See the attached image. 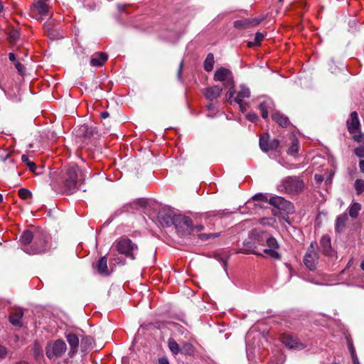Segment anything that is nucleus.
Returning a JSON list of instances; mask_svg holds the SVG:
<instances>
[{
    "label": "nucleus",
    "instance_id": "nucleus-1",
    "mask_svg": "<svg viewBox=\"0 0 364 364\" xmlns=\"http://www.w3.org/2000/svg\"><path fill=\"white\" fill-rule=\"evenodd\" d=\"M244 245L250 252L257 256L265 254L275 259L280 258V255L277 251L279 247L277 240L269 236L267 232L252 230L244 242Z\"/></svg>",
    "mask_w": 364,
    "mask_h": 364
},
{
    "label": "nucleus",
    "instance_id": "nucleus-2",
    "mask_svg": "<svg viewBox=\"0 0 364 364\" xmlns=\"http://www.w3.org/2000/svg\"><path fill=\"white\" fill-rule=\"evenodd\" d=\"M80 169L77 165H70L62 171L60 175V184L55 182L50 183L52 188L57 193L71 195L79 189L81 183L82 174L79 176Z\"/></svg>",
    "mask_w": 364,
    "mask_h": 364
},
{
    "label": "nucleus",
    "instance_id": "nucleus-3",
    "mask_svg": "<svg viewBox=\"0 0 364 364\" xmlns=\"http://www.w3.org/2000/svg\"><path fill=\"white\" fill-rule=\"evenodd\" d=\"M48 237L43 234L33 235L31 230H25L20 237L22 250L28 255L45 253L48 250Z\"/></svg>",
    "mask_w": 364,
    "mask_h": 364
},
{
    "label": "nucleus",
    "instance_id": "nucleus-4",
    "mask_svg": "<svg viewBox=\"0 0 364 364\" xmlns=\"http://www.w3.org/2000/svg\"><path fill=\"white\" fill-rule=\"evenodd\" d=\"M50 0H36L29 9V16L37 20L43 21L46 17L52 18V7L49 5Z\"/></svg>",
    "mask_w": 364,
    "mask_h": 364
},
{
    "label": "nucleus",
    "instance_id": "nucleus-5",
    "mask_svg": "<svg viewBox=\"0 0 364 364\" xmlns=\"http://www.w3.org/2000/svg\"><path fill=\"white\" fill-rule=\"evenodd\" d=\"M114 248L119 254L132 260L136 259L139 251L137 245L127 237H123L116 241Z\"/></svg>",
    "mask_w": 364,
    "mask_h": 364
},
{
    "label": "nucleus",
    "instance_id": "nucleus-6",
    "mask_svg": "<svg viewBox=\"0 0 364 364\" xmlns=\"http://www.w3.org/2000/svg\"><path fill=\"white\" fill-rule=\"evenodd\" d=\"M304 188V183L298 176H287L278 186V190L289 194H299Z\"/></svg>",
    "mask_w": 364,
    "mask_h": 364
},
{
    "label": "nucleus",
    "instance_id": "nucleus-7",
    "mask_svg": "<svg viewBox=\"0 0 364 364\" xmlns=\"http://www.w3.org/2000/svg\"><path fill=\"white\" fill-rule=\"evenodd\" d=\"M173 221L178 234L182 237L191 235L194 230L193 220L188 216L176 215Z\"/></svg>",
    "mask_w": 364,
    "mask_h": 364
},
{
    "label": "nucleus",
    "instance_id": "nucleus-8",
    "mask_svg": "<svg viewBox=\"0 0 364 364\" xmlns=\"http://www.w3.org/2000/svg\"><path fill=\"white\" fill-rule=\"evenodd\" d=\"M67 346L64 341L58 339L47 345L46 354L50 360L61 357L66 351Z\"/></svg>",
    "mask_w": 364,
    "mask_h": 364
},
{
    "label": "nucleus",
    "instance_id": "nucleus-9",
    "mask_svg": "<svg viewBox=\"0 0 364 364\" xmlns=\"http://www.w3.org/2000/svg\"><path fill=\"white\" fill-rule=\"evenodd\" d=\"M213 80L215 81L222 82L224 87L234 85V78L230 70L221 67L215 72Z\"/></svg>",
    "mask_w": 364,
    "mask_h": 364
},
{
    "label": "nucleus",
    "instance_id": "nucleus-10",
    "mask_svg": "<svg viewBox=\"0 0 364 364\" xmlns=\"http://www.w3.org/2000/svg\"><path fill=\"white\" fill-rule=\"evenodd\" d=\"M316 246V243L311 242L304 257V263L305 266L311 270L316 268L318 261V256L315 250Z\"/></svg>",
    "mask_w": 364,
    "mask_h": 364
},
{
    "label": "nucleus",
    "instance_id": "nucleus-11",
    "mask_svg": "<svg viewBox=\"0 0 364 364\" xmlns=\"http://www.w3.org/2000/svg\"><path fill=\"white\" fill-rule=\"evenodd\" d=\"M284 345L290 349L303 350L306 348V345L300 342L297 338L289 333H284L281 338Z\"/></svg>",
    "mask_w": 364,
    "mask_h": 364
},
{
    "label": "nucleus",
    "instance_id": "nucleus-12",
    "mask_svg": "<svg viewBox=\"0 0 364 364\" xmlns=\"http://www.w3.org/2000/svg\"><path fill=\"white\" fill-rule=\"evenodd\" d=\"M269 203L270 205H274L279 209L285 210L287 213L291 212L293 209L292 203L281 196H275L271 197L269 200Z\"/></svg>",
    "mask_w": 364,
    "mask_h": 364
},
{
    "label": "nucleus",
    "instance_id": "nucleus-13",
    "mask_svg": "<svg viewBox=\"0 0 364 364\" xmlns=\"http://www.w3.org/2000/svg\"><path fill=\"white\" fill-rule=\"evenodd\" d=\"M348 132L350 134H355L360 130V124L358 119V115L356 112H353L350 114V118L346 122Z\"/></svg>",
    "mask_w": 364,
    "mask_h": 364
},
{
    "label": "nucleus",
    "instance_id": "nucleus-14",
    "mask_svg": "<svg viewBox=\"0 0 364 364\" xmlns=\"http://www.w3.org/2000/svg\"><path fill=\"white\" fill-rule=\"evenodd\" d=\"M320 250L321 252L328 256L332 257L334 255V251L331 247V238L328 235H323L320 240Z\"/></svg>",
    "mask_w": 364,
    "mask_h": 364
},
{
    "label": "nucleus",
    "instance_id": "nucleus-15",
    "mask_svg": "<svg viewBox=\"0 0 364 364\" xmlns=\"http://www.w3.org/2000/svg\"><path fill=\"white\" fill-rule=\"evenodd\" d=\"M23 311L21 308L14 309L11 311L9 320L13 326L21 327L23 326Z\"/></svg>",
    "mask_w": 364,
    "mask_h": 364
},
{
    "label": "nucleus",
    "instance_id": "nucleus-16",
    "mask_svg": "<svg viewBox=\"0 0 364 364\" xmlns=\"http://www.w3.org/2000/svg\"><path fill=\"white\" fill-rule=\"evenodd\" d=\"M175 215H176L170 211L161 212L158 215V220L163 227H171L174 225Z\"/></svg>",
    "mask_w": 364,
    "mask_h": 364
},
{
    "label": "nucleus",
    "instance_id": "nucleus-17",
    "mask_svg": "<svg viewBox=\"0 0 364 364\" xmlns=\"http://www.w3.org/2000/svg\"><path fill=\"white\" fill-rule=\"evenodd\" d=\"M250 97V90L249 87L244 85H240V90L237 92V96L234 98V101L240 105L241 110L244 111L242 100L244 98H249Z\"/></svg>",
    "mask_w": 364,
    "mask_h": 364
},
{
    "label": "nucleus",
    "instance_id": "nucleus-18",
    "mask_svg": "<svg viewBox=\"0 0 364 364\" xmlns=\"http://www.w3.org/2000/svg\"><path fill=\"white\" fill-rule=\"evenodd\" d=\"M66 339L70 347L68 353L69 356L73 357L77 351L79 346V338L76 334L70 333L66 335Z\"/></svg>",
    "mask_w": 364,
    "mask_h": 364
},
{
    "label": "nucleus",
    "instance_id": "nucleus-19",
    "mask_svg": "<svg viewBox=\"0 0 364 364\" xmlns=\"http://www.w3.org/2000/svg\"><path fill=\"white\" fill-rule=\"evenodd\" d=\"M203 93L210 101L217 99L222 93V88L218 85L212 86L203 89Z\"/></svg>",
    "mask_w": 364,
    "mask_h": 364
},
{
    "label": "nucleus",
    "instance_id": "nucleus-20",
    "mask_svg": "<svg viewBox=\"0 0 364 364\" xmlns=\"http://www.w3.org/2000/svg\"><path fill=\"white\" fill-rule=\"evenodd\" d=\"M274 107V104L272 100H267L261 102L259 105V109L261 112V115L263 119H267L269 115V111L272 110Z\"/></svg>",
    "mask_w": 364,
    "mask_h": 364
},
{
    "label": "nucleus",
    "instance_id": "nucleus-21",
    "mask_svg": "<svg viewBox=\"0 0 364 364\" xmlns=\"http://www.w3.org/2000/svg\"><path fill=\"white\" fill-rule=\"evenodd\" d=\"M272 119L282 127H287L290 123L289 118L279 111L272 113Z\"/></svg>",
    "mask_w": 364,
    "mask_h": 364
},
{
    "label": "nucleus",
    "instance_id": "nucleus-22",
    "mask_svg": "<svg viewBox=\"0 0 364 364\" xmlns=\"http://www.w3.org/2000/svg\"><path fill=\"white\" fill-rule=\"evenodd\" d=\"M107 60V55L105 53H97L90 60V65L92 66H102Z\"/></svg>",
    "mask_w": 364,
    "mask_h": 364
},
{
    "label": "nucleus",
    "instance_id": "nucleus-23",
    "mask_svg": "<svg viewBox=\"0 0 364 364\" xmlns=\"http://www.w3.org/2000/svg\"><path fill=\"white\" fill-rule=\"evenodd\" d=\"M348 219V216L346 213L338 215L336 218L335 229L337 232L340 233L343 231Z\"/></svg>",
    "mask_w": 364,
    "mask_h": 364
},
{
    "label": "nucleus",
    "instance_id": "nucleus-24",
    "mask_svg": "<svg viewBox=\"0 0 364 364\" xmlns=\"http://www.w3.org/2000/svg\"><path fill=\"white\" fill-rule=\"evenodd\" d=\"M97 269L100 274L107 276L109 274L106 256L102 257L97 263Z\"/></svg>",
    "mask_w": 364,
    "mask_h": 364
},
{
    "label": "nucleus",
    "instance_id": "nucleus-25",
    "mask_svg": "<svg viewBox=\"0 0 364 364\" xmlns=\"http://www.w3.org/2000/svg\"><path fill=\"white\" fill-rule=\"evenodd\" d=\"M43 28L46 32H47L48 36L51 39H56L59 38V34L56 33V31L53 28V21L50 18L49 21H46Z\"/></svg>",
    "mask_w": 364,
    "mask_h": 364
},
{
    "label": "nucleus",
    "instance_id": "nucleus-26",
    "mask_svg": "<svg viewBox=\"0 0 364 364\" xmlns=\"http://www.w3.org/2000/svg\"><path fill=\"white\" fill-rule=\"evenodd\" d=\"M259 22V21L255 19L252 21L248 19L237 20L234 22V26L237 28L243 29L249 28L252 24L257 25Z\"/></svg>",
    "mask_w": 364,
    "mask_h": 364
},
{
    "label": "nucleus",
    "instance_id": "nucleus-27",
    "mask_svg": "<svg viewBox=\"0 0 364 364\" xmlns=\"http://www.w3.org/2000/svg\"><path fill=\"white\" fill-rule=\"evenodd\" d=\"M290 146L287 149L288 154L294 155L299 151V141L294 135L289 136Z\"/></svg>",
    "mask_w": 364,
    "mask_h": 364
},
{
    "label": "nucleus",
    "instance_id": "nucleus-28",
    "mask_svg": "<svg viewBox=\"0 0 364 364\" xmlns=\"http://www.w3.org/2000/svg\"><path fill=\"white\" fill-rule=\"evenodd\" d=\"M180 353L185 355H193L195 353V348L192 343L186 342L181 345Z\"/></svg>",
    "mask_w": 364,
    "mask_h": 364
},
{
    "label": "nucleus",
    "instance_id": "nucleus-29",
    "mask_svg": "<svg viewBox=\"0 0 364 364\" xmlns=\"http://www.w3.org/2000/svg\"><path fill=\"white\" fill-rule=\"evenodd\" d=\"M215 64L214 55L213 53H208L205 59L203 67L207 72H210L213 69Z\"/></svg>",
    "mask_w": 364,
    "mask_h": 364
},
{
    "label": "nucleus",
    "instance_id": "nucleus-30",
    "mask_svg": "<svg viewBox=\"0 0 364 364\" xmlns=\"http://www.w3.org/2000/svg\"><path fill=\"white\" fill-rule=\"evenodd\" d=\"M22 161L28 166L29 170L36 175L41 174L40 172H36L37 166L33 161H31L28 156L26 154L21 156Z\"/></svg>",
    "mask_w": 364,
    "mask_h": 364
},
{
    "label": "nucleus",
    "instance_id": "nucleus-31",
    "mask_svg": "<svg viewBox=\"0 0 364 364\" xmlns=\"http://www.w3.org/2000/svg\"><path fill=\"white\" fill-rule=\"evenodd\" d=\"M360 209V204L357 202H353L348 208L349 215L353 218H356Z\"/></svg>",
    "mask_w": 364,
    "mask_h": 364
},
{
    "label": "nucleus",
    "instance_id": "nucleus-32",
    "mask_svg": "<svg viewBox=\"0 0 364 364\" xmlns=\"http://www.w3.org/2000/svg\"><path fill=\"white\" fill-rule=\"evenodd\" d=\"M168 347L174 355H178L180 353L181 348L173 338H169L168 339Z\"/></svg>",
    "mask_w": 364,
    "mask_h": 364
},
{
    "label": "nucleus",
    "instance_id": "nucleus-33",
    "mask_svg": "<svg viewBox=\"0 0 364 364\" xmlns=\"http://www.w3.org/2000/svg\"><path fill=\"white\" fill-rule=\"evenodd\" d=\"M264 38V35L263 33L259 32L256 33L254 41L249 42L248 46L252 47L254 46H259Z\"/></svg>",
    "mask_w": 364,
    "mask_h": 364
},
{
    "label": "nucleus",
    "instance_id": "nucleus-34",
    "mask_svg": "<svg viewBox=\"0 0 364 364\" xmlns=\"http://www.w3.org/2000/svg\"><path fill=\"white\" fill-rule=\"evenodd\" d=\"M269 143L267 136H261L259 138V147L264 152L269 151Z\"/></svg>",
    "mask_w": 364,
    "mask_h": 364
},
{
    "label": "nucleus",
    "instance_id": "nucleus-35",
    "mask_svg": "<svg viewBox=\"0 0 364 364\" xmlns=\"http://www.w3.org/2000/svg\"><path fill=\"white\" fill-rule=\"evenodd\" d=\"M18 196L21 199L27 200L31 198V192L26 188H20L18 190Z\"/></svg>",
    "mask_w": 364,
    "mask_h": 364
},
{
    "label": "nucleus",
    "instance_id": "nucleus-36",
    "mask_svg": "<svg viewBox=\"0 0 364 364\" xmlns=\"http://www.w3.org/2000/svg\"><path fill=\"white\" fill-rule=\"evenodd\" d=\"M92 342H93V339L92 337L90 336H84L82 339H81V347L84 348H87L89 347H90L92 344Z\"/></svg>",
    "mask_w": 364,
    "mask_h": 364
},
{
    "label": "nucleus",
    "instance_id": "nucleus-37",
    "mask_svg": "<svg viewBox=\"0 0 364 364\" xmlns=\"http://www.w3.org/2000/svg\"><path fill=\"white\" fill-rule=\"evenodd\" d=\"M355 188L357 194L360 195L364 191V181L357 179L355 182Z\"/></svg>",
    "mask_w": 364,
    "mask_h": 364
},
{
    "label": "nucleus",
    "instance_id": "nucleus-38",
    "mask_svg": "<svg viewBox=\"0 0 364 364\" xmlns=\"http://www.w3.org/2000/svg\"><path fill=\"white\" fill-rule=\"evenodd\" d=\"M19 36V32L17 30L14 29L9 32L8 38L10 43H14L18 39Z\"/></svg>",
    "mask_w": 364,
    "mask_h": 364
},
{
    "label": "nucleus",
    "instance_id": "nucleus-39",
    "mask_svg": "<svg viewBox=\"0 0 364 364\" xmlns=\"http://www.w3.org/2000/svg\"><path fill=\"white\" fill-rule=\"evenodd\" d=\"M228 87V91L227 92L226 95H225V97H226V100L227 101L229 102V103H232V101H234V100H232L233 98V96L235 93V85H232V86H229Z\"/></svg>",
    "mask_w": 364,
    "mask_h": 364
},
{
    "label": "nucleus",
    "instance_id": "nucleus-40",
    "mask_svg": "<svg viewBox=\"0 0 364 364\" xmlns=\"http://www.w3.org/2000/svg\"><path fill=\"white\" fill-rule=\"evenodd\" d=\"M353 134V138L354 141L359 142V143H362L363 145H364V134L361 133L360 130L357 132V133Z\"/></svg>",
    "mask_w": 364,
    "mask_h": 364
},
{
    "label": "nucleus",
    "instance_id": "nucleus-41",
    "mask_svg": "<svg viewBox=\"0 0 364 364\" xmlns=\"http://www.w3.org/2000/svg\"><path fill=\"white\" fill-rule=\"evenodd\" d=\"M81 132L85 134V136H90L92 135L93 130L92 128H90L87 125H83L80 128Z\"/></svg>",
    "mask_w": 364,
    "mask_h": 364
},
{
    "label": "nucleus",
    "instance_id": "nucleus-42",
    "mask_svg": "<svg viewBox=\"0 0 364 364\" xmlns=\"http://www.w3.org/2000/svg\"><path fill=\"white\" fill-rule=\"evenodd\" d=\"M355 154L359 158H364V145H360L354 150Z\"/></svg>",
    "mask_w": 364,
    "mask_h": 364
},
{
    "label": "nucleus",
    "instance_id": "nucleus-43",
    "mask_svg": "<svg viewBox=\"0 0 364 364\" xmlns=\"http://www.w3.org/2000/svg\"><path fill=\"white\" fill-rule=\"evenodd\" d=\"M279 145V141L277 139H274L269 143V151L276 150Z\"/></svg>",
    "mask_w": 364,
    "mask_h": 364
},
{
    "label": "nucleus",
    "instance_id": "nucleus-44",
    "mask_svg": "<svg viewBox=\"0 0 364 364\" xmlns=\"http://www.w3.org/2000/svg\"><path fill=\"white\" fill-rule=\"evenodd\" d=\"M252 199L255 201H267V197L263 193H257L252 198Z\"/></svg>",
    "mask_w": 364,
    "mask_h": 364
},
{
    "label": "nucleus",
    "instance_id": "nucleus-45",
    "mask_svg": "<svg viewBox=\"0 0 364 364\" xmlns=\"http://www.w3.org/2000/svg\"><path fill=\"white\" fill-rule=\"evenodd\" d=\"M14 65L20 75H23L25 72L24 66L18 61L15 62Z\"/></svg>",
    "mask_w": 364,
    "mask_h": 364
},
{
    "label": "nucleus",
    "instance_id": "nucleus-46",
    "mask_svg": "<svg viewBox=\"0 0 364 364\" xmlns=\"http://www.w3.org/2000/svg\"><path fill=\"white\" fill-rule=\"evenodd\" d=\"M246 118L249 121L255 122L258 119V116L255 112H250L246 114Z\"/></svg>",
    "mask_w": 364,
    "mask_h": 364
},
{
    "label": "nucleus",
    "instance_id": "nucleus-47",
    "mask_svg": "<svg viewBox=\"0 0 364 364\" xmlns=\"http://www.w3.org/2000/svg\"><path fill=\"white\" fill-rule=\"evenodd\" d=\"M350 355H351L353 364H359V360L357 357L355 350H352V353H350Z\"/></svg>",
    "mask_w": 364,
    "mask_h": 364
},
{
    "label": "nucleus",
    "instance_id": "nucleus-48",
    "mask_svg": "<svg viewBox=\"0 0 364 364\" xmlns=\"http://www.w3.org/2000/svg\"><path fill=\"white\" fill-rule=\"evenodd\" d=\"M7 354V350L6 348L3 346H0V358H4Z\"/></svg>",
    "mask_w": 364,
    "mask_h": 364
},
{
    "label": "nucleus",
    "instance_id": "nucleus-49",
    "mask_svg": "<svg viewBox=\"0 0 364 364\" xmlns=\"http://www.w3.org/2000/svg\"><path fill=\"white\" fill-rule=\"evenodd\" d=\"M285 358H286V357H285V355H283V354H279V359L280 363H275L274 360H272V361H271V363H272V364H282V363H284V361H285Z\"/></svg>",
    "mask_w": 364,
    "mask_h": 364
},
{
    "label": "nucleus",
    "instance_id": "nucleus-50",
    "mask_svg": "<svg viewBox=\"0 0 364 364\" xmlns=\"http://www.w3.org/2000/svg\"><path fill=\"white\" fill-rule=\"evenodd\" d=\"M217 235H213V234H200L199 235V237L201 239V240H208L209 239L210 237H216Z\"/></svg>",
    "mask_w": 364,
    "mask_h": 364
},
{
    "label": "nucleus",
    "instance_id": "nucleus-51",
    "mask_svg": "<svg viewBox=\"0 0 364 364\" xmlns=\"http://www.w3.org/2000/svg\"><path fill=\"white\" fill-rule=\"evenodd\" d=\"M158 364H169V362L166 358L162 357L159 359Z\"/></svg>",
    "mask_w": 364,
    "mask_h": 364
},
{
    "label": "nucleus",
    "instance_id": "nucleus-52",
    "mask_svg": "<svg viewBox=\"0 0 364 364\" xmlns=\"http://www.w3.org/2000/svg\"><path fill=\"white\" fill-rule=\"evenodd\" d=\"M314 178L318 183H321L323 180V176L320 174H315Z\"/></svg>",
    "mask_w": 364,
    "mask_h": 364
},
{
    "label": "nucleus",
    "instance_id": "nucleus-53",
    "mask_svg": "<svg viewBox=\"0 0 364 364\" xmlns=\"http://www.w3.org/2000/svg\"><path fill=\"white\" fill-rule=\"evenodd\" d=\"M9 60L13 62L14 63H15V62L17 61V60H16V55L13 53H9Z\"/></svg>",
    "mask_w": 364,
    "mask_h": 364
},
{
    "label": "nucleus",
    "instance_id": "nucleus-54",
    "mask_svg": "<svg viewBox=\"0 0 364 364\" xmlns=\"http://www.w3.org/2000/svg\"><path fill=\"white\" fill-rule=\"evenodd\" d=\"M134 205V204H127L122 207L123 211H129V208H132V206Z\"/></svg>",
    "mask_w": 364,
    "mask_h": 364
},
{
    "label": "nucleus",
    "instance_id": "nucleus-55",
    "mask_svg": "<svg viewBox=\"0 0 364 364\" xmlns=\"http://www.w3.org/2000/svg\"><path fill=\"white\" fill-rule=\"evenodd\" d=\"M359 168L360 171L364 173V160H360L359 161Z\"/></svg>",
    "mask_w": 364,
    "mask_h": 364
},
{
    "label": "nucleus",
    "instance_id": "nucleus-56",
    "mask_svg": "<svg viewBox=\"0 0 364 364\" xmlns=\"http://www.w3.org/2000/svg\"><path fill=\"white\" fill-rule=\"evenodd\" d=\"M348 347L350 353H352V350H355L351 341L348 342Z\"/></svg>",
    "mask_w": 364,
    "mask_h": 364
},
{
    "label": "nucleus",
    "instance_id": "nucleus-57",
    "mask_svg": "<svg viewBox=\"0 0 364 364\" xmlns=\"http://www.w3.org/2000/svg\"><path fill=\"white\" fill-rule=\"evenodd\" d=\"M109 116V114L108 112H102L100 113V117L102 118V119H106Z\"/></svg>",
    "mask_w": 364,
    "mask_h": 364
},
{
    "label": "nucleus",
    "instance_id": "nucleus-58",
    "mask_svg": "<svg viewBox=\"0 0 364 364\" xmlns=\"http://www.w3.org/2000/svg\"><path fill=\"white\" fill-rule=\"evenodd\" d=\"M183 62L181 61V63H180V65H179L178 71V77L179 78L181 77V70H182V68H183Z\"/></svg>",
    "mask_w": 364,
    "mask_h": 364
},
{
    "label": "nucleus",
    "instance_id": "nucleus-59",
    "mask_svg": "<svg viewBox=\"0 0 364 364\" xmlns=\"http://www.w3.org/2000/svg\"><path fill=\"white\" fill-rule=\"evenodd\" d=\"M173 325H174V327L178 330V331H180L181 333H183V330L184 328L183 327L180 326L178 323H174Z\"/></svg>",
    "mask_w": 364,
    "mask_h": 364
},
{
    "label": "nucleus",
    "instance_id": "nucleus-60",
    "mask_svg": "<svg viewBox=\"0 0 364 364\" xmlns=\"http://www.w3.org/2000/svg\"><path fill=\"white\" fill-rule=\"evenodd\" d=\"M195 229H196L198 231H200V230H203V225H196V226H194V230Z\"/></svg>",
    "mask_w": 364,
    "mask_h": 364
},
{
    "label": "nucleus",
    "instance_id": "nucleus-61",
    "mask_svg": "<svg viewBox=\"0 0 364 364\" xmlns=\"http://www.w3.org/2000/svg\"><path fill=\"white\" fill-rule=\"evenodd\" d=\"M206 107H207L208 109L210 110L213 108V105L212 103H210Z\"/></svg>",
    "mask_w": 364,
    "mask_h": 364
},
{
    "label": "nucleus",
    "instance_id": "nucleus-62",
    "mask_svg": "<svg viewBox=\"0 0 364 364\" xmlns=\"http://www.w3.org/2000/svg\"><path fill=\"white\" fill-rule=\"evenodd\" d=\"M16 364H29V363L26 361H20L18 363H16Z\"/></svg>",
    "mask_w": 364,
    "mask_h": 364
},
{
    "label": "nucleus",
    "instance_id": "nucleus-63",
    "mask_svg": "<svg viewBox=\"0 0 364 364\" xmlns=\"http://www.w3.org/2000/svg\"><path fill=\"white\" fill-rule=\"evenodd\" d=\"M360 267L363 270H364V259L361 262Z\"/></svg>",
    "mask_w": 364,
    "mask_h": 364
},
{
    "label": "nucleus",
    "instance_id": "nucleus-64",
    "mask_svg": "<svg viewBox=\"0 0 364 364\" xmlns=\"http://www.w3.org/2000/svg\"><path fill=\"white\" fill-rule=\"evenodd\" d=\"M3 8H4V6H3L2 2L0 0V12L3 10Z\"/></svg>",
    "mask_w": 364,
    "mask_h": 364
}]
</instances>
